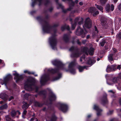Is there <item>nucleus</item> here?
<instances>
[{"instance_id":"obj_44","label":"nucleus","mask_w":121,"mask_h":121,"mask_svg":"<svg viewBox=\"0 0 121 121\" xmlns=\"http://www.w3.org/2000/svg\"><path fill=\"white\" fill-rule=\"evenodd\" d=\"M7 108V104H5L2 106H1L0 107V109H6Z\"/></svg>"},{"instance_id":"obj_54","label":"nucleus","mask_w":121,"mask_h":121,"mask_svg":"<svg viewBox=\"0 0 121 121\" xmlns=\"http://www.w3.org/2000/svg\"><path fill=\"white\" fill-rule=\"evenodd\" d=\"M71 1L72 2L70 4L69 6H70L72 8V7L74 6V2L72 1Z\"/></svg>"},{"instance_id":"obj_29","label":"nucleus","mask_w":121,"mask_h":121,"mask_svg":"<svg viewBox=\"0 0 121 121\" xmlns=\"http://www.w3.org/2000/svg\"><path fill=\"white\" fill-rule=\"evenodd\" d=\"M94 48H90L88 51V53L90 55L92 56L94 54Z\"/></svg>"},{"instance_id":"obj_59","label":"nucleus","mask_w":121,"mask_h":121,"mask_svg":"<svg viewBox=\"0 0 121 121\" xmlns=\"http://www.w3.org/2000/svg\"><path fill=\"white\" fill-rule=\"evenodd\" d=\"M94 27L95 28V31H96L97 33H98L99 31L97 29V27L96 26H95Z\"/></svg>"},{"instance_id":"obj_26","label":"nucleus","mask_w":121,"mask_h":121,"mask_svg":"<svg viewBox=\"0 0 121 121\" xmlns=\"http://www.w3.org/2000/svg\"><path fill=\"white\" fill-rule=\"evenodd\" d=\"M57 119V117L55 115V113H54L52 115L51 118V121H56Z\"/></svg>"},{"instance_id":"obj_4","label":"nucleus","mask_w":121,"mask_h":121,"mask_svg":"<svg viewBox=\"0 0 121 121\" xmlns=\"http://www.w3.org/2000/svg\"><path fill=\"white\" fill-rule=\"evenodd\" d=\"M44 24H42V30L43 32L50 33L52 29L51 26L47 21H44Z\"/></svg>"},{"instance_id":"obj_17","label":"nucleus","mask_w":121,"mask_h":121,"mask_svg":"<svg viewBox=\"0 0 121 121\" xmlns=\"http://www.w3.org/2000/svg\"><path fill=\"white\" fill-rule=\"evenodd\" d=\"M114 9V6L113 5L111 4V7L110 6L109 4H107L105 7L106 11L108 12H109L111 10L112 11Z\"/></svg>"},{"instance_id":"obj_42","label":"nucleus","mask_w":121,"mask_h":121,"mask_svg":"<svg viewBox=\"0 0 121 121\" xmlns=\"http://www.w3.org/2000/svg\"><path fill=\"white\" fill-rule=\"evenodd\" d=\"M30 95V94H29L26 93L24 95V97L26 99H28Z\"/></svg>"},{"instance_id":"obj_15","label":"nucleus","mask_w":121,"mask_h":121,"mask_svg":"<svg viewBox=\"0 0 121 121\" xmlns=\"http://www.w3.org/2000/svg\"><path fill=\"white\" fill-rule=\"evenodd\" d=\"M8 92L6 91H3L0 94V98L3 99L4 101L7 100Z\"/></svg>"},{"instance_id":"obj_25","label":"nucleus","mask_w":121,"mask_h":121,"mask_svg":"<svg viewBox=\"0 0 121 121\" xmlns=\"http://www.w3.org/2000/svg\"><path fill=\"white\" fill-rule=\"evenodd\" d=\"M34 105L36 107H41L43 106L44 104L38 102L36 101L35 102Z\"/></svg>"},{"instance_id":"obj_63","label":"nucleus","mask_w":121,"mask_h":121,"mask_svg":"<svg viewBox=\"0 0 121 121\" xmlns=\"http://www.w3.org/2000/svg\"><path fill=\"white\" fill-rule=\"evenodd\" d=\"M118 8L119 10L120 11H121V3L118 6Z\"/></svg>"},{"instance_id":"obj_52","label":"nucleus","mask_w":121,"mask_h":121,"mask_svg":"<svg viewBox=\"0 0 121 121\" xmlns=\"http://www.w3.org/2000/svg\"><path fill=\"white\" fill-rule=\"evenodd\" d=\"M12 86L14 88L16 89L17 88V85L15 82H14L12 84Z\"/></svg>"},{"instance_id":"obj_7","label":"nucleus","mask_w":121,"mask_h":121,"mask_svg":"<svg viewBox=\"0 0 121 121\" xmlns=\"http://www.w3.org/2000/svg\"><path fill=\"white\" fill-rule=\"evenodd\" d=\"M49 75L45 74L42 76L40 81V82L42 85H44L48 81L50 80Z\"/></svg>"},{"instance_id":"obj_46","label":"nucleus","mask_w":121,"mask_h":121,"mask_svg":"<svg viewBox=\"0 0 121 121\" xmlns=\"http://www.w3.org/2000/svg\"><path fill=\"white\" fill-rule=\"evenodd\" d=\"M99 12L98 11H95L93 13L92 15L93 17H95L97 15L99 14Z\"/></svg>"},{"instance_id":"obj_28","label":"nucleus","mask_w":121,"mask_h":121,"mask_svg":"<svg viewBox=\"0 0 121 121\" xmlns=\"http://www.w3.org/2000/svg\"><path fill=\"white\" fill-rule=\"evenodd\" d=\"M115 53H111L108 56V58L109 61H111L113 60V56L114 55H115Z\"/></svg>"},{"instance_id":"obj_16","label":"nucleus","mask_w":121,"mask_h":121,"mask_svg":"<svg viewBox=\"0 0 121 121\" xmlns=\"http://www.w3.org/2000/svg\"><path fill=\"white\" fill-rule=\"evenodd\" d=\"M116 69L115 68V66L113 65L111 66L108 65L107 66L106 70L107 72L109 73L112 71H115Z\"/></svg>"},{"instance_id":"obj_18","label":"nucleus","mask_w":121,"mask_h":121,"mask_svg":"<svg viewBox=\"0 0 121 121\" xmlns=\"http://www.w3.org/2000/svg\"><path fill=\"white\" fill-rule=\"evenodd\" d=\"M63 39L65 43H69L70 41V38L69 35L67 34H64L63 35Z\"/></svg>"},{"instance_id":"obj_43","label":"nucleus","mask_w":121,"mask_h":121,"mask_svg":"<svg viewBox=\"0 0 121 121\" xmlns=\"http://www.w3.org/2000/svg\"><path fill=\"white\" fill-rule=\"evenodd\" d=\"M50 2L49 0H46V2L44 3L45 6L47 7L48 5L50 3Z\"/></svg>"},{"instance_id":"obj_31","label":"nucleus","mask_w":121,"mask_h":121,"mask_svg":"<svg viewBox=\"0 0 121 121\" xmlns=\"http://www.w3.org/2000/svg\"><path fill=\"white\" fill-rule=\"evenodd\" d=\"M95 11V8L92 7H90L88 10V12L89 13H91L92 14Z\"/></svg>"},{"instance_id":"obj_45","label":"nucleus","mask_w":121,"mask_h":121,"mask_svg":"<svg viewBox=\"0 0 121 121\" xmlns=\"http://www.w3.org/2000/svg\"><path fill=\"white\" fill-rule=\"evenodd\" d=\"M106 43V41L105 40H103L100 43V45L101 46L103 47L104 46L105 43Z\"/></svg>"},{"instance_id":"obj_56","label":"nucleus","mask_w":121,"mask_h":121,"mask_svg":"<svg viewBox=\"0 0 121 121\" xmlns=\"http://www.w3.org/2000/svg\"><path fill=\"white\" fill-rule=\"evenodd\" d=\"M36 10H33L30 12V14L31 15H33L34 14L36 13Z\"/></svg>"},{"instance_id":"obj_21","label":"nucleus","mask_w":121,"mask_h":121,"mask_svg":"<svg viewBox=\"0 0 121 121\" xmlns=\"http://www.w3.org/2000/svg\"><path fill=\"white\" fill-rule=\"evenodd\" d=\"M79 53L78 49V51H75L74 52H72L71 54V57H76L79 56Z\"/></svg>"},{"instance_id":"obj_1","label":"nucleus","mask_w":121,"mask_h":121,"mask_svg":"<svg viewBox=\"0 0 121 121\" xmlns=\"http://www.w3.org/2000/svg\"><path fill=\"white\" fill-rule=\"evenodd\" d=\"M52 64L56 66L57 68L49 69L48 70V71L53 74L55 73L57 74V76L54 78L52 80V81H54L59 79L62 77V74L61 73H60L59 70L60 69H63L65 65L63 64L60 61L56 60L52 61Z\"/></svg>"},{"instance_id":"obj_20","label":"nucleus","mask_w":121,"mask_h":121,"mask_svg":"<svg viewBox=\"0 0 121 121\" xmlns=\"http://www.w3.org/2000/svg\"><path fill=\"white\" fill-rule=\"evenodd\" d=\"M61 29L62 31H64L66 29L68 31H69L70 33H71V32L70 31V28L69 26V25L67 26L66 24H65L64 26H62Z\"/></svg>"},{"instance_id":"obj_8","label":"nucleus","mask_w":121,"mask_h":121,"mask_svg":"<svg viewBox=\"0 0 121 121\" xmlns=\"http://www.w3.org/2000/svg\"><path fill=\"white\" fill-rule=\"evenodd\" d=\"M57 97L55 95L52 91H49L48 94V98L50 102L49 104H52V102L55 101Z\"/></svg>"},{"instance_id":"obj_41","label":"nucleus","mask_w":121,"mask_h":121,"mask_svg":"<svg viewBox=\"0 0 121 121\" xmlns=\"http://www.w3.org/2000/svg\"><path fill=\"white\" fill-rule=\"evenodd\" d=\"M88 51V48L86 47H84L82 50V52L83 53H85Z\"/></svg>"},{"instance_id":"obj_36","label":"nucleus","mask_w":121,"mask_h":121,"mask_svg":"<svg viewBox=\"0 0 121 121\" xmlns=\"http://www.w3.org/2000/svg\"><path fill=\"white\" fill-rule=\"evenodd\" d=\"M95 5L96 6V8L100 10L102 13L103 12V8L100 5H97L95 4Z\"/></svg>"},{"instance_id":"obj_19","label":"nucleus","mask_w":121,"mask_h":121,"mask_svg":"<svg viewBox=\"0 0 121 121\" xmlns=\"http://www.w3.org/2000/svg\"><path fill=\"white\" fill-rule=\"evenodd\" d=\"M107 19L104 17H101L100 20L101 25L103 26H105L107 22Z\"/></svg>"},{"instance_id":"obj_47","label":"nucleus","mask_w":121,"mask_h":121,"mask_svg":"<svg viewBox=\"0 0 121 121\" xmlns=\"http://www.w3.org/2000/svg\"><path fill=\"white\" fill-rule=\"evenodd\" d=\"M100 1L101 4L104 5L107 1V0H100Z\"/></svg>"},{"instance_id":"obj_53","label":"nucleus","mask_w":121,"mask_h":121,"mask_svg":"<svg viewBox=\"0 0 121 121\" xmlns=\"http://www.w3.org/2000/svg\"><path fill=\"white\" fill-rule=\"evenodd\" d=\"M79 18L78 17H76L75 19V20H74V23H77L78 21L79 20Z\"/></svg>"},{"instance_id":"obj_61","label":"nucleus","mask_w":121,"mask_h":121,"mask_svg":"<svg viewBox=\"0 0 121 121\" xmlns=\"http://www.w3.org/2000/svg\"><path fill=\"white\" fill-rule=\"evenodd\" d=\"M77 44L80 45H81V42L79 41V40L78 39L77 41Z\"/></svg>"},{"instance_id":"obj_33","label":"nucleus","mask_w":121,"mask_h":121,"mask_svg":"<svg viewBox=\"0 0 121 121\" xmlns=\"http://www.w3.org/2000/svg\"><path fill=\"white\" fill-rule=\"evenodd\" d=\"M116 38L118 41L121 40V32H119L116 36Z\"/></svg>"},{"instance_id":"obj_39","label":"nucleus","mask_w":121,"mask_h":121,"mask_svg":"<svg viewBox=\"0 0 121 121\" xmlns=\"http://www.w3.org/2000/svg\"><path fill=\"white\" fill-rule=\"evenodd\" d=\"M37 0H34L33 1L31 4V6L32 7H33L35 6V5L37 4Z\"/></svg>"},{"instance_id":"obj_51","label":"nucleus","mask_w":121,"mask_h":121,"mask_svg":"<svg viewBox=\"0 0 121 121\" xmlns=\"http://www.w3.org/2000/svg\"><path fill=\"white\" fill-rule=\"evenodd\" d=\"M82 20L78 22V24L79 25H81L83 23V19L82 18H81Z\"/></svg>"},{"instance_id":"obj_12","label":"nucleus","mask_w":121,"mask_h":121,"mask_svg":"<svg viewBox=\"0 0 121 121\" xmlns=\"http://www.w3.org/2000/svg\"><path fill=\"white\" fill-rule=\"evenodd\" d=\"M39 88L36 86L35 88V92L38 93V95L40 96L43 95L44 96V98H46L47 95V92L45 90H42L39 91Z\"/></svg>"},{"instance_id":"obj_5","label":"nucleus","mask_w":121,"mask_h":121,"mask_svg":"<svg viewBox=\"0 0 121 121\" xmlns=\"http://www.w3.org/2000/svg\"><path fill=\"white\" fill-rule=\"evenodd\" d=\"M76 60H74L73 61L71 62L68 66V69L66 70V72H69L71 73L74 74L76 72L75 70L74 67L76 65Z\"/></svg>"},{"instance_id":"obj_57","label":"nucleus","mask_w":121,"mask_h":121,"mask_svg":"<svg viewBox=\"0 0 121 121\" xmlns=\"http://www.w3.org/2000/svg\"><path fill=\"white\" fill-rule=\"evenodd\" d=\"M53 8L52 7H50V8H49L48 9V10L50 12H52V11H53Z\"/></svg>"},{"instance_id":"obj_2","label":"nucleus","mask_w":121,"mask_h":121,"mask_svg":"<svg viewBox=\"0 0 121 121\" xmlns=\"http://www.w3.org/2000/svg\"><path fill=\"white\" fill-rule=\"evenodd\" d=\"M35 82V80L32 77H30L27 79L24 83V87L25 89L28 91H31L33 88L31 86Z\"/></svg>"},{"instance_id":"obj_14","label":"nucleus","mask_w":121,"mask_h":121,"mask_svg":"<svg viewBox=\"0 0 121 121\" xmlns=\"http://www.w3.org/2000/svg\"><path fill=\"white\" fill-rule=\"evenodd\" d=\"M0 83L2 85H4L6 88H7L8 75L4 77L3 79H0Z\"/></svg>"},{"instance_id":"obj_11","label":"nucleus","mask_w":121,"mask_h":121,"mask_svg":"<svg viewBox=\"0 0 121 121\" xmlns=\"http://www.w3.org/2000/svg\"><path fill=\"white\" fill-rule=\"evenodd\" d=\"M59 109L64 112H66L68 109V105L65 104H60Z\"/></svg>"},{"instance_id":"obj_35","label":"nucleus","mask_w":121,"mask_h":121,"mask_svg":"<svg viewBox=\"0 0 121 121\" xmlns=\"http://www.w3.org/2000/svg\"><path fill=\"white\" fill-rule=\"evenodd\" d=\"M119 78L118 76L117 77H114L112 79V81L115 83H117L119 81Z\"/></svg>"},{"instance_id":"obj_62","label":"nucleus","mask_w":121,"mask_h":121,"mask_svg":"<svg viewBox=\"0 0 121 121\" xmlns=\"http://www.w3.org/2000/svg\"><path fill=\"white\" fill-rule=\"evenodd\" d=\"M49 18V16L48 15H47L45 16V19L46 20H48Z\"/></svg>"},{"instance_id":"obj_9","label":"nucleus","mask_w":121,"mask_h":121,"mask_svg":"<svg viewBox=\"0 0 121 121\" xmlns=\"http://www.w3.org/2000/svg\"><path fill=\"white\" fill-rule=\"evenodd\" d=\"M100 103L103 105L105 106L108 103L107 98V95L105 94H104L100 99Z\"/></svg>"},{"instance_id":"obj_48","label":"nucleus","mask_w":121,"mask_h":121,"mask_svg":"<svg viewBox=\"0 0 121 121\" xmlns=\"http://www.w3.org/2000/svg\"><path fill=\"white\" fill-rule=\"evenodd\" d=\"M59 5V7H57L58 9H59V8H61L62 9L64 8V6L61 4L58 3V4Z\"/></svg>"},{"instance_id":"obj_49","label":"nucleus","mask_w":121,"mask_h":121,"mask_svg":"<svg viewBox=\"0 0 121 121\" xmlns=\"http://www.w3.org/2000/svg\"><path fill=\"white\" fill-rule=\"evenodd\" d=\"M42 0H37V1H38L39 2V3L38 4V5L39 6H40L42 4Z\"/></svg>"},{"instance_id":"obj_55","label":"nucleus","mask_w":121,"mask_h":121,"mask_svg":"<svg viewBox=\"0 0 121 121\" xmlns=\"http://www.w3.org/2000/svg\"><path fill=\"white\" fill-rule=\"evenodd\" d=\"M59 26V24H55L53 26H51L52 29V28H54L55 27H57Z\"/></svg>"},{"instance_id":"obj_58","label":"nucleus","mask_w":121,"mask_h":121,"mask_svg":"<svg viewBox=\"0 0 121 121\" xmlns=\"http://www.w3.org/2000/svg\"><path fill=\"white\" fill-rule=\"evenodd\" d=\"M24 109V111H23V113L24 115H25L26 114L27 112V111L26 110V109Z\"/></svg>"},{"instance_id":"obj_50","label":"nucleus","mask_w":121,"mask_h":121,"mask_svg":"<svg viewBox=\"0 0 121 121\" xmlns=\"http://www.w3.org/2000/svg\"><path fill=\"white\" fill-rule=\"evenodd\" d=\"M102 111L101 109L99 110V111H97V114L98 116H99L101 115V112Z\"/></svg>"},{"instance_id":"obj_32","label":"nucleus","mask_w":121,"mask_h":121,"mask_svg":"<svg viewBox=\"0 0 121 121\" xmlns=\"http://www.w3.org/2000/svg\"><path fill=\"white\" fill-rule=\"evenodd\" d=\"M73 8L70 6H69V8L67 9L66 10L64 8L62 9V12L64 13H66L68 11H70Z\"/></svg>"},{"instance_id":"obj_60","label":"nucleus","mask_w":121,"mask_h":121,"mask_svg":"<svg viewBox=\"0 0 121 121\" xmlns=\"http://www.w3.org/2000/svg\"><path fill=\"white\" fill-rule=\"evenodd\" d=\"M14 99V97L13 96H11L9 99V101H10L12 99Z\"/></svg>"},{"instance_id":"obj_27","label":"nucleus","mask_w":121,"mask_h":121,"mask_svg":"<svg viewBox=\"0 0 121 121\" xmlns=\"http://www.w3.org/2000/svg\"><path fill=\"white\" fill-rule=\"evenodd\" d=\"M86 66H81L80 65H79L78 66V68L79 70V72H81L84 69L86 68Z\"/></svg>"},{"instance_id":"obj_24","label":"nucleus","mask_w":121,"mask_h":121,"mask_svg":"<svg viewBox=\"0 0 121 121\" xmlns=\"http://www.w3.org/2000/svg\"><path fill=\"white\" fill-rule=\"evenodd\" d=\"M24 73H27L29 75H33L35 77L37 76H38V75L37 74H35V72H30L27 70H25L24 71Z\"/></svg>"},{"instance_id":"obj_6","label":"nucleus","mask_w":121,"mask_h":121,"mask_svg":"<svg viewBox=\"0 0 121 121\" xmlns=\"http://www.w3.org/2000/svg\"><path fill=\"white\" fill-rule=\"evenodd\" d=\"M87 32H85L83 29L79 26L77 28L76 31V34L78 36H81L82 38H84Z\"/></svg>"},{"instance_id":"obj_22","label":"nucleus","mask_w":121,"mask_h":121,"mask_svg":"<svg viewBox=\"0 0 121 121\" xmlns=\"http://www.w3.org/2000/svg\"><path fill=\"white\" fill-rule=\"evenodd\" d=\"M95 62L96 60H92L90 58L87 60V64L88 65H91Z\"/></svg>"},{"instance_id":"obj_3","label":"nucleus","mask_w":121,"mask_h":121,"mask_svg":"<svg viewBox=\"0 0 121 121\" xmlns=\"http://www.w3.org/2000/svg\"><path fill=\"white\" fill-rule=\"evenodd\" d=\"M56 34L54 33L49 39L50 44L53 49H55L57 44V40L56 38Z\"/></svg>"},{"instance_id":"obj_30","label":"nucleus","mask_w":121,"mask_h":121,"mask_svg":"<svg viewBox=\"0 0 121 121\" xmlns=\"http://www.w3.org/2000/svg\"><path fill=\"white\" fill-rule=\"evenodd\" d=\"M78 48H75L73 46H72L70 48L69 50L72 52H73L74 51L77 52L78 51Z\"/></svg>"},{"instance_id":"obj_64","label":"nucleus","mask_w":121,"mask_h":121,"mask_svg":"<svg viewBox=\"0 0 121 121\" xmlns=\"http://www.w3.org/2000/svg\"><path fill=\"white\" fill-rule=\"evenodd\" d=\"M121 68V66L120 65H118L117 68V69L120 70Z\"/></svg>"},{"instance_id":"obj_10","label":"nucleus","mask_w":121,"mask_h":121,"mask_svg":"<svg viewBox=\"0 0 121 121\" xmlns=\"http://www.w3.org/2000/svg\"><path fill=\"white\" fill-rule=\"evenodd\" d=\"M84 26L88 29H90L91 27L92 21L89 17H87L85 21Z\"/></svg>"},{"instance_id":"obj_13","label":"nucleus","mask_w":121,"mask_h":121,"mask_svg":"<svg viewBox=\"0 0 121 121\" xmlns=\"http://www.w3.org/2000/svg\"><path fill=\"white\" fill-rule=\"evenodd\" d=\"M15 73H13V75L15 77L14 78V79L16 80V82H18L21 80L23 78V77L22 75H19L16 71H15Z\"/></svg>"},{"instance_id":"obj_23","label":"nucleus","mask_w":121,"mask_h":121,"mask_svg":"<svg viewBox=\"0 0 121 121\" xmlns=\"http://www.w3.org/2000/svg\"><path fill=\"white\" fill-rule=\"evenodd\" d=\"M36 18L41 24H43V23L44 22V21H46L44 19H42L40 16H37Z\"/></svg>"},{"instance_id":"obj_37","label":"nucleus","mask_w":121,"mask_h":121,"mask_svg":"<svg viewBox=\"0 0 121 121\" xmlns=\"http://www.w3.org/2000/svg\"><path fill=\"white\" fill-rule=\"evenodd\" d=\"M93 109L96 110L97 112L99 111L101 109L99 108L98 106H97L95 104L94 105Z\"/></svg>"},{"instance_id":"obj_40","label":"nucleus","mask_w":121,"mask_h":121,"mask_svg":"<svg viewBox=\"0 0 121 121\" xmlns=\"http://www.w3.org/2000/svg\"><path fill=\"white\" fill-rule=\"evenodd\" d=\"M17 114L16 111L13 110L11 112V115L12 117H13L16 116Z\"/></svg>"},{"instance_id":"obj_38","label":"nucleus","mask_w":121,"mask_h":121,"mask_svg":"<svg viewBox=\"0 0 121 121\" xmlns=\"http://www.w3.org/2000/svg\"><path fill=\"white\" fill-rule=\"evenodd\" d=\"M71 29L72 30H73L74 29L75 27L77 25V24L76 23H71Z\"/></svg>"},{"instance_id":"obj_34","label":"nucleus","mask_w":121,"mask_h":121,"mask_svg":"<svg viewBox=\"0 0 121 121\" xmlns=\"http://www.w3.org/2000/svg\"><path fill=\"white\" fill-rule=\"evenodd\" d=\"M29 105L26 102H25V104L22 105V108L23 109H26L29 107Z\"/></svg>"}]
</instances>
